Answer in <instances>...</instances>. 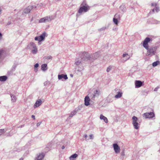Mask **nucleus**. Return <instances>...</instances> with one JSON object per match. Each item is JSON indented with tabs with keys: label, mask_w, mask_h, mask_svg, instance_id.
I'll return each mask as SVG.
<instances>
[{
	"label": "nucleus",
	"mask_w": 160,
	"mask_h": 160,
	"mask_svg": "<svg viewBox=\"0 0 160 160\" xmlns=\"http://www.w3.org/2000/svg\"><path fill=\"white\" fill-rule=\"evenodd\" d=\"M90 9V7L84 2H82L80 5V8L78 10V13L77 14V16L79 15L80 14H81L82 12H86Z\"/></svg>",
	"instance_id": "1"
},
{
	"label": "nucleus",
	"mask_w": 160,
	"mask_h": 160,
	"mask_svg": "<svg viewBox=\"0 0 160 160\" xmlns=\"http://www.w3.org/2000/svg\"><path fill=\"white\" fill-rule=\"evenodd\" d=\"M83 60L80 57L75 59V64L77 66V68H78V71H81L83 69L84 64Z\"/></svg>",
	"instance_id": "2"
},
{
	"label": "nucleus",
	"mask_w": 160,
	"mask_h": 160,
	"mask_svg": "<svg viewBox=\"0 0 160 160\" xmlns=\"http://www.w3.org/2000/svg\"><path fill=\"white\" fill-rule=\"evenodd\" d=\"M157 49V47L156 46L148 48V49H146L147 50V55L148 56H151L155 55Z\"/></svg>",
	"instance_id": "3"
},
{
	"label": "nucleus",
	"mask_w": 160,
	"mask_h": 160,
	"mask_svg": "<svg viewBox=\"0 0 160 160\" xmlns=\"http://www.w3.org/2000/svg\"><path fill=\"white\" fill-rule=\"evenodd\" d=\"M55 18L53 16H48L41 18L39 20V23H44L51 22Z\"/></svg>",
	"instance_id": "4"
},
{
	"label": "nucleus",
	"mask_w": 160,
	"mask_h": 160,
	"mask_svg": "<svg viewBox=\"0 0 160 160\" xmlns=\"http://www.w3.org/2000/svg\"><path fill=\"white\" fill-rule=\"evenodd\" d=\"M132 124L134 128L136 129H138L140 127V124L138 122V118L135 116H133L132 118Z\"/></svg>",
	"instance_id": "5"
},
{
	"label": "nucleus",
	"mask_w": 160,
	"mask_h": 160,
	"mask_svg": "<svg viewBox=\"0 0 160 160\" xmlns=\"http://www.w3.org/2000/svg\"><path fill=\"white\" fill-rule=\"evenodd\" d=\"M80 58L84 61L91 60V55L88 52H82Z\"/></svg>",
	"instance_id": "6"
},
{
	"label": "nucleus",
	"mask_w": 160,
	"mask_h": 160,
	"mask_svg": "<svg viewBox=\"0 0 160 160\" xmlns=\"http://www.w3.org/2000/svg\"><path fill=\"white\" fill-rule=\"evenodd\" d=\"M31 47H32L31 52L33 54H37L38 52V48L36 44L33 42H31Z\"/></svg>",
	"instance_id": "7"
},
{
	"label": "nucleus",
	"mask_w": 160,
	"mask_h": 160,
	"mask_svg": "<svg viewBox=\"0 0 160 160\" xmlns=\"http://www.w3.org/2000/svg\"><path fill=\"white\" fill-rule=\"evenodd\" d=\"M150 41V38L148 37L146 38L144 40L143 43V46L146 49H148V43Z\"/></svg>",
	"instance_id": "8"
},
{
	"label": "nucleus",
	"mask_w": 160,
	"mask_h": 160,
	"mask_svg": "<svg viewBox=\"0 0 160 160\" xmlns=\"http://www.w3.org/2000/svg\"><path fill=\"white\" fill-rule=\"evenodd\" d=\"M155 115L153 112H146L143 114V116L146 118H152L154 117Z\"/></svg>",
	"instance_id": "9"
},
{
	"label": "nucleus",
	"mask_w": 160,
	"mask_h": 160,
	"mask_svg": "<svg viewBox=\"0 0 160 160\" xmlns=\"http://www.w3.org/2000/svg\"><path fill=\"white\" fill-rule=\"evenodd\" d=\"M114 150L116 153H118L120 151V148L118 145L116 143H114L113 144Z\"/></svg>",
	"instance_id": "10"
},
{
	"label": "nucleus",
	"mask_w": 160,
	"mask_h": 160,
	"mask_svg": "<svg viewBox=\"0 0 160 160\" xmlns=\"http://www.w3.org/2000/svg\"><path fill=\"white\" fill-rule=\"evenodd\" d=\"M58 78L59 80L63 81V80H67L68 79V78L66 74H59L58 75Z\"/></svg>",
	"instance_id": "11"
},
{
	"label": "nucleus",
	"mask_w": 160,
	"mask_h": 160,
	"mask_svg": "<svg viewBox=\"0 0 160 160\" xmlns=\"http://www.w3.org/2000/svg\"><path fill=\"white\" fill-rule=\"evenodd\" d=\"M143 82H142L140 80H136L135 82V88H138L142 86L143 83Z\"/></svg>",
	"instance_id": "12"
},
{
	"label": "nucleus",
	"mask_w": 160,
	"mask_h": 160,
	"mask_svg": "<svg viewBox=\"0 0 160 160\" xmlns=\"http://www.w3.org/2000/svg\"><path fill=\"white\" fill-rule=\"evenodd\" d=\"M100 56L99 53V52H97L93 54L92 55L91 58V60H95L98 58Z\"/></svg>",
	"instance_id": "13"
},
{
	"label": "nucleus",
	"mask_w": 160,
	"mask_h": 160,
	"mask_svg": "<svg viewBox=\"0 0 160 160\" xmlns=\"http://www.w3.org/2000/svg\"><path fill=\"white\" fill-rule=\"evenodd\" d=\"M122 57L124 58L122 59V62H125L127 61L130 58V56L127 53L123 54Z\"/></svg>",
	"instance_id": "14"
},
{
	"label": "nucleus",
	"mask_w": 160,
	"mask_h": 160,
	"mask_svg": "<svg viewBox=\"0 0 160 160\" xmlns=\"http://www.w3.org/2000/svg\"><path fill=\"white\" fill-rule=\"evenodd\" d=\"M42 101L41 99H38L37 100L34 105V108H36L39 107L42 104Z\"/></svg>",
	"instance_id": "15"
},
{
	"label": "nucleus",
	"mask_w": 160,
	"mask_h": 160,
	"mask_svg": "<svg viewBox=\"0 0 160 160\" xmlns=\"http://www.w3.org/2000/svg\"><path fill=\"white\" fill-rule=\"evenodd\" d=\"M46 32H44L41 35L39 36V42H41L44 40L46 36Z\"/></svg>",
	"instance_id": "16"
},
{
	"label": "nucleus",
	"mask_w": 160,
	"mask_h": 160,
	"mask_svg": "<svg viewBox=\"0 0 160 160\" xmlns=\"http://www.w3.org/2000/svg\"><path fill=\"white\" fill-rule=\"evenodd\" d=\"M90 99L88 96L85 97L84 99V104L86 106H88L90 104Z\"/></svg>",
	"instance_id": "17"
},
{
	"label": "nucleus",
	"mask_w": 160,
	"mask_h": 160,
	"mask_svg": "<svg viewBox=\"0 0 160 160\" xmlns=\"http://www.w3.org/2000/svg\"><path fill=\"white\" fill-rule=\"evenodd\" d=\"M45 154L44 153H41L38 155L35 160H42L44 157Z\"/></svg>",
	"instance_id": "18"
},
{
	"label": "nucleus",
	"mask_w": 160,
	"mask_h": 160,
	"mask_svg": "<svg viewBox=\"0 0 160 160\" xmlns=\"http://www.w3.org/2000/svg\"><path fill=\"white\" fill-rule=\"evenodd\" d=\"M100 118L101 120H103L106 123H107L108 122L107 118L102 114L100 115Z\"/></svg>",
	"instance_id": "19"
},
{
	"label": "nucleus",
	"mask_w": 160,
	"mask_h": 160,
	"mask_svg": "<svg viewBox=\"0 0 160 160\" xmlns=\"http://www.w3.org/2000/svg\"><path fill=\"white\" fill-rule=\"evenodd\" d=\"M78 110V109H77V108H75L73 111L71 112V113L69 115V117H72L74 115L76 114V113H77V111Z\"/></svg>",
	"instance_id": "20"
},
{
	"label": "nucleus",
	"mask_w": 160,
	"mask_h": 160,
	"mask_svg": "<svg viewBox=\"0 0 160 160\" xmlns=\"http://www.w3.org/2000/svg\"><path fill=\"white\" fill-rule=\"evenodd\" d=\"M122 93L121 92H118L117 94L115 96V98H120L122 96Z\"/></svg>",
	"instance_id": "21"
},
{
	"label": "nucleus",
	"mask_w": 160,
	"mask_h": 160,
	"mask_svg": "<svg viewBox=\"0 0 160 160\" xmlns=\"http://www.w3.org/2000/svg\"><path fill=\"white\" fill-rule=\"evenodd\" d=\"M78 154L76 153H75L70 157L69 159L70 160H74L75 158L78 157Z\"/></svg>",
	"instance_id": "22"
},
{
	"label": "nucleus",
	"mask_w": 160,
	"mask_h": 160,
	"mask_svg": "<svg viewBox=\"0 0 160 160\" xmlns=\"http://www.w3.org/2000/svg\"><path fill=\"white\" fill-rule=\"evenodd\" d=\"M41 70L43 71H45L47 69V65L45 64H42L41 66Z\"/></svg>",
	"instance_id": "23"
},
{
	"label": "nucleus",
	"mask_w": 160,
	"mask_h": 160,
	"mask_svg": "<svg viewBox=\"0 0 160 160\" xmlns=\"http://www.w3.org/2000/svg\"><path fill=\"white\" fill-rule=\"evenodd\" d=\"M120 10L123 12H126V9L125 6L124 5H122L120 7Z\"/></svg>",
	"instance_id": "24"
},
{
	"label": "nucleus",
	"mask_w": 160,
	"mask_h": 160,
	"mask_svg": "<svg viewBox=\"0 0 160 160\" xmlns=\"http://www.w3.org/2000/svg\"><path fill=\"white\" fill-rule=\"evenodd\" d=\"M94 93L93 98H94L96 96H98L99 95L100 92L99 91L96 90L94 91Z\"/></svg>",
	"instance_id": "25"
},
{
	"label": "nucleus",
	"mask_w": 160,
	"mask_h": 160,
	"mask_svg": "<svg viewBox=\"0 0 160 160\" xmlns=\"http://www.w3.org/2000/svg\"><path fill=\"white\" fill-rule=\"evenodd\" d=\"M7 79V77L6 76H3L0 77V81H5Z\"/></svg>",
	"instance_id": "26"
},
{
	"label": "nucleus",
	"mask_w": 160,
	"mask_h": 160,
	"mask_svg": "<svg viewBox=\"0 0 160 160\" xmlns=\"http://www.w3.org/2000/svg\"><path fill=\"white\" fill-rule=\"evenodd\" d=\"M108 28V27L104 26L98 29V31L99 32H102V31H104L107 28Z\"/></svg>",
	"instance_id": "27"
},
{
	"label": "nucleus",
	"mask_w": 160,
	"mask_h": 160,
	"mask_svg": "<svg viewBox=\"0 0 160 160\" xmlns=\"http://www.w3.org/2000/svg\"><path fill=\"white\" fill-rule=\"evenodd\" d=\"M30 12V9L29 7L25 8L24 10V12L25 13H28Z\"/></svg>",
	"instance_id": "28"
},
{
	"label": "nucleus",
	"mask_w": 160,
	"mask_h": 160,
	"mask_svg": "<svg viewBox=\"0 0 160 160\" xmlns=\"http://www.w3.org/2000/svg\"><path fill=\"white\" fill-rule=\"evenodd\" d=\"M159 61H157L156 62H153L152 64V65L153 67H155L157 66V65H158L159 64Z\"/></svg>",
	"instance_id": "29"
},
{
	"label": "nucleus",
	"mask_w": 160,
	"mask_h": 160,
	"mask_svg": "<svg viewBox=\"0 0 160 160\" xmlns=\"http://www.w3.org/2000/svg\"><path fill=\"white\" fill-rule=\"evenodd\" d=\"M114 18H115L118 19H119L120 18V14L118 13L114 15Z\"/></svg>",
	"instance_id": "30"
},
{
	"label": "nucleus",
	"mask_w": 160,
	"mask_h": 160,
	"mask_svg": "<svg viewBox=\"0 0 160 160\" xmlns=\"http://www.w3.org/2000/svg\"><path fill=\"white\" fill-rule=\"evenodd\" d=\"M160 21H158L157 20H154L152 21V22H151V23H152V24H157L159 23H160Z\"/></svg>",
	"instance_id": "31"
},
{
	"label": "nucleus",
	"mask_w": 160,
	"mask_h": 160,
	"mask_svg": "<svg viewBox=\"0 0 160 160\" xmlns=\"http://www.w3.org/2000/svg\"><path fill=\"white\" fill-rule=\"evenodd\" d=\"M118 19L116 18H113V22L114 23L116 24L117 25L118 24Z\"/></svg>",
	"instance_id": "32"
},
{
	"label": "nucleus",
	"mask_w": 160,
	"mask_h": 160,
	"mask_svg": "<svg viewBox=\"0 0 160 160\" xmlns=\"http://www.w3.org/2000/svg\"><path fill=\"white\" fill-rule=\"evenodd\" d=\"M112 67L111 66H110L107 68V72H109L110 70H111Z\"/></svg>",
	"instance_id": "33"
},
{
	"label": "nucleus",
	"mask_w": 160,
	"mask_h": 160,
	"mask_svg": "<svg viewBox=\"0 0 160 160\" xmlns=\"http://www.w3.org/2000/svg\"><path fill=\"white\" fill-rule=\"evenodd\" d=\"M37 8V6L36 5H32L31 6V11L32 10H34Z\"/></svg>",
	"instance_id": "34"
},
{
	"label": "nucleus",
	"mask_w": 160,
	"mask_h": 160,
	"mask_svg": "<svg viewBox=\"0 0 160 160\" xmlns=\"http://www.w3.org/2000/svg\"><path fill=\"white\" fill-rule=\"evenodd\" d=\"M50 82H49V81H45L44 83V86H47L48 85L50 84Z\"/></svg>",
	"instance_id": "35"
},
{
	"label": "nucleus",
	"mask_w": 160,
	"mask_h": 160,
	"mask_svg": "<svg viewBox=\"0 0 160 160\" xmlns=\"http://www.w3.org/2000/svg\"><path fill=\"white\" fill-rule=\"evenodd\" d=\"M11 97L12 98V100L13 102H15L16 101V98L15 97L13 96V95L11 96Z\"/></svg>",
	"instance_id": "36"
},
{
	"label": "nucleus",
	"mask_w": 160,
	"mask_h": 160,
	"mask_svg": "<svg viewBox=\"0 0 160 160\" xmlns=\"http://www.w3.org/2000/svg\"><path fill=\"white\" fill-rule=\"evenodd\" d=\"M52 57L51 56H49L45 57V59L48 60H51L52 59Z\"/></svg>",
	"instance_id": "37"
},
{
	"label": "nucleus",
	"mask_w": 160,
	"mask_h": 160,
	"mask_svg": "<svg viewBox=\"0 0 160 160\" xmlns=\"http://www.w3.org/2000/svg\"><path fill=\"white\" fill-rule=\"evenodd\" d=\"M4 129H1L0 130V136L2 135L4 132Z\"/></svg>",
	"instance_id": "38"
},
{
	"label": "nucleus",
	"mask_w": 160,
	"mask_h": 160,
	"mask_svg": "<svg viewBox=\"0 0 160 160\" xmlns=\"http://www.w3.org/2000/svg\"><path fill=\"white\" fill-rule=\"evenodd\" d=\"M154 9L157 12H158L159 11V8L158 7H156Z\"/></svg>",
	"instance_id": "39"
},
{
	"label": "nucleus",
	"mask_w": 160,
	"mask_h": 160,
	"mask_svg": "<svg viewBox=\"0 0 160 160\" xmlns=\"http://www.w3.org/2000/svg\"><path fill=\"white\" fill-rule=\"evenodd\" d=\"M157 5V3H152L151 4L152 6H156Z\"/></svg>",
	"instance_id": "40"
},
{
	"label": "nucleus",
	"mask_w": 160,
	"mask_h": 160,
	"mask_svg": "<svg viewBox=\"0 0 160 160\" xmlns=\"http://www.w3.org/2000/svg\"><path fill=\"white\" fill-rule=\"evenodd\" d=\"M35 40L36 41H38L39 42V36L36 37L34 38Z\"/></svg>",
	"instance_id": "41"
},
{
	"label": "nucleus",
	"mask_w": 160,
	"mask_h": 160,
	"mask_svg": "<svg viewBox=\"0 0 160 160\" xmlns=\"http://www.w3.org/2000/svg\"><path fill=\"white\" fill-rule=\"evenodd\" d=\"M89 137L90 139H92L93 138V136L92 134H90L89 136Z\"/></svg>",
	"instance_id": "42"
},
{
	"label": "nucleus",
	"mask_w": 160,
	"mask_h": 160,
	"mask_svg": "<svg viewBox=\"0 0 160 160\" xmlns=\"http://www.w3.org/2000/svg\"><path fill=\"white\" fill-rule=\"evenodd\" d=\"M41 123H42V122H38V123H37V125H36V127H38L40 125V124H41Z\"/></svg>",
	"instance_id": "43"
},
{
	"label": "nucleus",
	"mask_w": 160,
	"mask_h": 160,
	"mask_svg": "<svg viewBox=\"0 0 160 160\" xmlns=\"http://www.w3.org/2000/svg\"><path fill=\"white\" fill-rule=\"evenodd\" d=\"M155 10V9H153L152 11H150L149 12V13L150 14H152L154 12V11Z\"/></svg>",
	"instance_id": "44"
},
{
	"label": "nucleus",
	"mask_w": 160,
	"mask_h": 160,
	"mask_svg": "<svg viewBox=\"0 0 160 160\" xmlns=\"http://www.w3.org/2000/svg\"><path fill=\"white\" fill-rule=\"evenodd\" d=\"M39 66V64L38 63H36L34 66L35 68H38Z\"/></svg>",
	"instance_id": "45"
},
{
	"label": "nucleus",
	"mask_w": 160,
	"mask_h": 160,
	"mask_svg": "<svg viewBox=\"0 0 160 160\" xmlns=\"http://www.w3.org/2000/svg\"><path fill=\"white\" fill-rule=\"evenodd\" d=\"M121 155L123 157L124 156V151H122L121 153Z\"/></svg>",
	"instance_id": "46"
},
{
	"label": "nucleus",
	"mask_w": 160,
	"mask_h": 160,
	"mask_svg": "<svg viewBox=\"0 0 160 160\" xmlns=\"http://www.w3.org/2000/svg\"><path fill=\"white\" fill-rule=\"evenodd\" d=\"M159 88V87H157L156 88L154 89V91H157L158 90V89Z\"/></svg>",
	"instance_id": "47"
},
{
	"label": "nucleus",
	"mask_w": 160,
	"mask_h": 160,
	"mask_svg": "<svg viewBox=\"0 0 160 160\" xmlns=\"http://www.w3.org/2000/svg\"><path fill=\"white\" fill-rule=\"evenodd\" d=\"M31 117L34 120H35V116L34 115H32L31 116Z\"/></svg>",
	"instance_id": "48"
},
{
	"label": "nucleus",
	"mask_w": 160,
	"mask_h": 160,
	"mask_svg": "<svg viewBox=\"0 0 160 160\" xmlns=\"http://www.w3.org/2000/svg\"><path fill=\"white\" fill-rule=\"evenodd\" d=\"M84 137L85 138V140H86L87 138L88 137V135L87 134H85L84 136Z\"/></svg>",
	"instance_id": "49"
},
{
	"label": "nucleus",
	"mask_w": 160,
	"mask_h": 160,
	"mask_svg": "<svg viewBox=\"0 0 160 160\" xmlns=\"http://www.w3.org/2000/svg\"><path fill=\"white\" fill-rule=\"evenodd\" d=\"M65 148V146H63H63H62V149H64Z\"/></svg>",
	"instance_id": "50"
},
{
	"label": "nucleus",
	"mask_w": 160,
	"mask_h": 160,
	"mask_svg": "<svg viewBox=\"0 0 160 160\" xmlns=\"http://www.w3.org/2000/svg\"><path fill=\"white\" fill-rule=\"evenodd\" d=\"M56 1V2H58V1H60L61 0H55Z\"/></svg>",
	"instance_id": "51"
},
{
	"label": "nucleus",
	"mask_w": 160,
	"mask_h": 160,
	"mask_svg": "<svg viewBox=\"0 0 160 160\" xmlns=\"http://www.w3.org/2000/svg\"><path fill=\"white\" fill-rule=\"evenodd\" d=\"M2 34H1V33H0V37H2Z\"/></svg>",
	"instance_id": "52"
},
{
	"label": "nucleus",
	"mask_w": 160,
	"mask_h": 160,
	"mask_svg": "<svg viewBox=\"0 0 160 160\" xmlns=\"http://www.w3.org/2000/svg\"><path fill=\"white\" fill-rule=\"evenodd\" d=\"M19 160H23V159L22 158H21Z\"/></svg>",
	"instance_id": "53"
},
{
	"label": "nucleus",
	"mask_w": 160,
	"mask_h": 160,
	"mask_svg": "<svg viewBox=\"0 0 160 160\" xmlns=\"http://www.w3.org/2000/svg\"><path fill=\"white\" fill-rule=\"evenodd\" d=\"M35 70L36 71H37V69H35Z\"/></svg>",
	"instance_id": "54"
}]
</instances>
